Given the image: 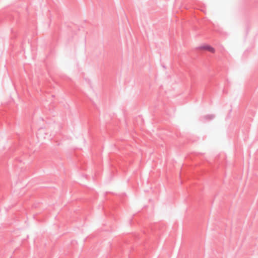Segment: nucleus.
<instances>
[{
	"instance_id": "f257e3e1",
	"label": "nucleus",
	"mask_w": 258,
	"mask_h": 258,
	"mask_svg": "<svg viewBox=\"0 0 258 258\" xmlns=\"http://www.w3.org/2000/svg\"><path fill=\"white\" fill-rule=\"evenodd\" d=\"M202 49L203 50H207L211 53H214L215 52V49L212 46L210 45H205L202 47Z\"/></svg>"
}]
</instances>
